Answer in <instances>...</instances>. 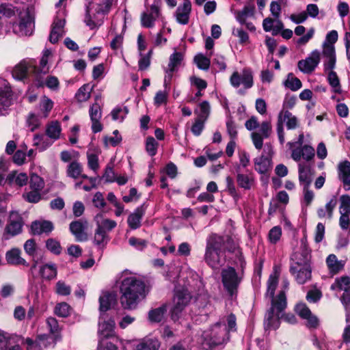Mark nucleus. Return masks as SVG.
<instances>
[{
    "label": "nucleus",
    "instance_id": "f257e3e1",
    "mask_svg": "<svg viewBox=\"0 0 350 350\" xmlns=\"http://www.w3.org/2000/svg\"><path fill=\"white\" fill-rule=\"evenodd\" d=\"M120 301L124 309H134L146 295V284L128 270L122 272L119 280Z\"/></svg>",
    "mask_w": 350,
    "mask_h": 350
},
{
    "label": "nucleus",
    "instance_id": "f03ea898",
    "mask_svg": "<svg viewBox=\"0 0 350 350\" xmlns=\"http://www.w3.org/2000/svg\"><path fill=\"white\" fill-rule=\"evenodd\" d=\"M280 272L275 269L267 281V296L271 299V308L266 314L265 326L266 329H277L279 327L280 314L286 306V299L284 291L274 297L275 291L278 284Z\"/></svg>",
    "mask_w": 350,
    "mask_h": 350
},
{
    "label": "nucleus",
    "instance_id": "7ed1b4c3",
    "mask_svg": "<svg viewBox=\"0 0 350 350\" xmlns=\"http://www.w3.org/2000/svg\"><path fill=\"white\" fill-rule=\"evenodd\" d=\"M236 246L228 247L223 237L211 234L206 241L204 260L213 270H219L226 262V251L234 252Z\"/></svg>",
    "mask_w": 350,
    "mask_h": 350
},
{
    "label": "nucleus",
    "instance_id": "20e7f679",
    "mask_svg": "<svg viewBox=\"0 0 350 350\" xmlns=\"http://www.w3.org/2000/svg\"><path fill=\"white\" fill-rule=\"evenodd\" d=\"M202 336L204 339L203 345L208 347L221 345L228 339L226 326L224 324L221 325V322L217 323L210 329L204 332Z\"/></svg>",
    "mask_w": 350,
    "mask_h": 350
},
{
    "label": "nucleus",
    "instance_id": "39448f33",
    "mask_svg": "<svg viewBox=\"0 0 350 350\" xmlns=\"http://www.w3.org/2000/svg\"><path fill=\"white\" fill-rule=\"evenodd\" d=\"M284 124L288 130H293L299 126L298 118L289 111L281 110L278 116L277 134L281 144L285 142Z\"/></svg>",
    "mask_w": 350,
    "mask_h": 350
},
{
    "label": "nucleus",
    "instance_id": "423d86ee",
    "mask_svg": "<svg viewBox=\"0 0 350 350\" xmlns=\"http://www.w3.org/2000/svg\"><path fill=\"white\" fill-rule=\"evenodd\" d=\"M221 276L224 288L231 296H233L236 294L242 280V273L237 272L232 267H228L221 270Z\"/></svg>",
    "mask_w": 350,
    "mask_h": 350
},
{
    "label": "nucleus",
    "instance_id": "0eeeda50",
    "mask_svg": "<svg viewBox=\"0 0 350 350\" xmlns=\"http://www.w3.org/2000/svg\"><path fill=\"white\" fill-rule=\"evenodd\" d=\"M115 321L111 318H107L105 314H101L98 325V347L107 346L106 339L114 336Z\"/></svg>",
    "mask_w": 350,
    "mask_h": 350
},
{
    "label": "nucleus",
    "instance_id": "6e6552de",
    "mask_svg": "<svg viewBox=\"0 0 350 350\" xmlns=\"http://www.w3.org/2000/svg\"><path fill=\"white\" fill-rule=\"evenodd\" d=\"M23 226V221L21 215L16 211H11L4 229L3 238L8 240L12 237L19 234L22 232Z\"/></svg>",
    "mask_w": 350,
    "mask_h": 350
},
{
    "label": "nucleus",
    "instance_id": "1a4fd4ad",
    "mask_svg": "<svg viewBox=\"0 0 350 350\" xmlns=\"http://www.w3.org/2000/svg\"><path fill=\"white\" fill-rule=\"evenodd\" d=\"M25 343L27 350H45L55 347L56 338L55 336L44 334L38 335L35 340L27 338Z\"/></svg>",
    "mask_w": 350,
    "mask_h": 350
},
{
    "label": "nucleus",
    "instance_id": "9d476101",
    "mask_svg": "<svg viewBox=\"0 0 350 350\" xmlns=\"http://www.w3.org/2000/svg\"><path fill=\"white\" fill-rule=\"evenodd\" d=\"M331 289L344 291L340 300L347 310L346 321L349 322L350 321V308H347V305L350 304V277L342 276L336 278L332 284Z\"/></svg>",
    "mask_w": 350,
    "mask_h": 350
},
{
    "label": "nucleus",
    "instance_id": "9b49d317",
    "mask_svg": "<svg viewBox=\"0 0 350 350\" xmlns=\"http://www.w3.org/2000/svg\"><path fill=\"white\" fill-rule=\"evenodd\" d=\"M230 85L235 88L242 85L244 88L250 89L254 85V75L250 68H244L241 72L234 71L230 77Z\"/></svg>",
    "mask_w": 350,
    "mask_h": 350
},
{
    "label": "nucleus",
    "instance_id": "f8f14e48",
    "mask_svg": "<svg viewBox=\"0 0 350 350\" xmlns=\"http://www.w3.org/2000/svg\"><path fill=\"white\" fill-rule=\"evenodd\" d=\"M191 295L186 289H176L174 297V307L172 309V319L176 321L179 318V314L183 308L189 304L191 300Z\"/></svg>",
    "mask_w": 350,
    "mask_h": 350
},
{
    "label": "nucleus",
    "instance_id": "ddd939ff",
    "mask_svg": "<svg viewBox=\"0 0 350 350\" xmlns=\"http://www.w3.org/2000/svg\"><path fill=\"white\" fill-rule=\"evenodd\" d=\"M287 146L291 150V158L295 161H299L303 158L305 161L309 162L314 157V149L310 145L305 144L300 148H295V143L289 142L287 143Z\"/></svg>",
    "mask_w": 350,
    "mask_h": 350
},
{
    "label": "nucleus",
    "instance_id": "4468645a",
    "mask_svg": "<svg viewBox=\"0 0 350 350\" xmlns=\"http://www.w3.org/2000/svg\"><path fill=\"white\" fill-rule=\"evenodd\" d=\"M272 132V126L270 122L264 121L260 125L258 131L251 133V139L254 147L257 150H261L263 146L264 139L268 138Z\"/></svg>",
    "mask_w": 350,
    "mask_h": 350
},
{
    "label": "nucleus",
    "instance_id": "2eb2a0df",
    "mask_svg": "<svg viewBox=\"0 0 350 350\" xmlns=\"http://www.w3.org/2000/svg\"><path fill=\"white\" fill-rule=\"evenodd\" d=\"M310 252L306 243L302 239L300 250L295 252L291 257V266L306 267L310 265Z\"/></svg>",
    "mask_w": 350,
    "mask_h": 350
},
{
    "label": "nucleus",
    "instance_id": "dca6fc26",
    "mask_svg": "<svg viewBox=\"0 0 350 350\" xmlns=\"http://www.w3.org/2000/svg\"><path fill=\"white\" fill-rule=\"evenodd\" d=\"M33 21L29 13L21 16L20 22L13 25L14 32L19 36H30L33 30Z\"/></svg>",
    "mask_w": 350,
    "mask_h": 350
},
{
    "label": "nucleus",
    "instance_id": "f3484780",
    "mask_svg": "<svg viewBox=\"0 0 350 350\" xmlns=\"http://www.w3.org/2000/svg\"><path fill=\"white\" fill-rule=\"evenodd\" d=\"M321 60V53L318 50L312 51L305 59L298 62L299 69L304 73H311L317 67Z\"/></svg>",
    "mask_w": 350,
    "mask_h": 350
},
{
    "label": "nucleus",
    "instance_id": "a211bd4d",
    "mask_svg": "<svg viewBox=\"0 0 350 350\" xmlns=\"http://www.w3.org/2000/svg\"><path fill=\"white\" fill-rule=\"evenodd\" d=\"M298 315L306 320V326L309 328H317L319 325V319L314 315L305 304H299L295 308Z\"/></svg>",
    "mask_w": 350,
    "mask_h": 350
},
{
    "label": "nucleus",
    "instance_id": "6ab92c4d",
    "mask_svg": "<svg viewBox=\"0 0 350 350\" xmlns=\"http://www.w3.org/2000/svg\"><path fill=\"white\" fill-rule=\"evenodd\" d=\"M290 272L293 275L296 282L299 284H304L306 283L310 280L312 278L311 266H291Z\"/></svg>",
    "mask_w": 350,
    "mask_h": 350
},
{
    "label": "nucleus",
    "instance_id": "aec40b11",
    "mask_svg": "<svg viewBox=\"0 0 350 350\" xmlns=\"http://www.w3.org/2000/svg\"><path fill=\"white\" fill-rule=\"evenodd\" d=\"M299 182L303 187H310L314 175L312 165L310 163H299L298 164Z\"/></svg>",
    "mask_w": 350,
    "mask_h": 350
},
{
    "label": "nucleus",
    "instance_id": "412c9836",
    "mask_svg": "<svg viewBox=\"0 0 350 350\" xmlns=\"http://www.w3.org/2000/svg\"><path fill=\"white\" fill-rule=\"evenodd\" d=\"M191 10V3L189 0H183L175 12L176 21L181 25H187L189 23V15Z\"/></svg>",
    "mask_w": 350,
    "mask_h": 350
},
{
    "label": "nucleus",
    "instance_id": "4be33fe9",
    "mask_svg": "<svg viewBox=\"0 0 350 350\" xmlns=\"http://www.w3.org/2000/svg\"><path fill=\"white\" fill-rule=\"evenodd\" d=\"M146 208V204H143L129 215L127 223L130 228L135 230L141 226V221L145 215Z\"/></svg>",
    "mask_w": 350,
    "mask_h": 350
},
{
    "label": "nucleus",
    "instance_id": "5701e85b",
    "mask_svg": "<svg viewBox=\"0 0 350 350\" xmlns=\"http://www.w3.org/2000/svg\"><path fill=\"white\" fill-rule=\"evenodd\" d=\"M37 67L31 63L22 62L17 65L13 70V76L17 79L22 80L28 77L31 73L36 74Z\"/></svg>",
    "mask_w": 350,
    "mask_h": 350
},
{
    "label": "nucleus",
    "instance_id": "b1692460",
    "mask_svg": "<svg viewBox=\"0 0 350 350\" xmlns=\"http://www.w3.org/2000/svg\"><path fill=\"white\" fill-rule=\"evenodd\" d=\"M90 117L92 121V129L94 133H98L102 131L103 126L100 122L102 116L100 105L95 103L90 108Z\"/></svg>",
    "mask_w": 350,
    "mask_h": 350
},
{
    "label": "nucleus",
    "instance_id": "393cba45",
    "mask_svg": "<svg viewBox=\"0 0 350 350\" xmlns=\"http://www.w3.org/2000/svg\"><path fill=\"white\" fill-rule=\"evenodd\" d=\"M160 10L157 5L153 4L150 6V12H144L141 16L142 25L146 28L154 27L155 21L159 17Z\"/></svg>",
    "mask_w": 350,
    "mask_h": 350
},
{
    "label": "nucleus",
    "instance_id": "a878e982",
    "mask_svg": "<svg viewBox=\"0 0 350 350\" xmlns=\"http://www.w3.org/2000/svg\"><path fill=\"white\" fill-rule=\"evenodd\" d=\"M65 23L66 21L64 18H55L52 25V29L49 36V41L51 43H57L59 38L63 36Z\"/></svg>",
    "mask_w": 350,
    "mask_h": 350
},
{
    "label": "nucleus",
    "instance_id": "bb28decb",
    "mask_svg": "<svg viewBox=\"0 0 350 350\" xmlns=\"http://www.w3.org/2000/svg\"><path fill=\"white\" fill-rule=\"evenodd\" d=\"M323 55L325 58V70H332L336 64V54L334 45L323 44Z\"/></svg>",
    "mask_w": 350,
    "mask_h": 350
},
{
    "label": "nucleus",
    "instance_id": "cd10ccee",
    "mask_svg": "<svg viewBox=\"0 0 350 350\" xmlns=\"http://www.w3.org/2000/svg\"><path fill=\"white\" fill-rule=\"evenodd\" d=\"M339 179L343 183L345 190L350 189V162L345 161L338 165Z\"/></svg>",
    "mask_w": 350,
    "mask_h": 350
},
{
    "label": "nucleus",
    "instance_id": "c85d7f7f",
    "mask_svg": "<svg viewBox=\"0 0 350 350\" xmlns=\"http://www.w3.org/2000/svg\"><path fill=\"white\" fill-rule=\"evenodd\" d=\"M338 202L336 196H333L329 201L325 204L324 208H319L317 210V215L319 218H327L331 219L333 217V211Z\"/></svg>",
    "mask_w": 350,
    "mask_h": 350
},
{
    "label": "nucleus",
    "instance_id": "c756f323",
    "mask_svg": "<svg viewBox=\"0 0 350 350\" xmlns=\"http://www.w3.org/2000/svg\"><path fill=\"white\" fill-rule=\"evenodd\" d=\"M21 250L18 248H13L6 252L5 258L7 262L14 265L28 266L26 260L21 256Z\"/></svg>",
    "mask_w": 350,
    "mask_h": 350
},
{
    "label": "nucleus",
    "instance_id": "7c9ffc66",
    "mask_svg": "<svg viewBox=\"0 0 350 350\" xmlns=\"http://www.w3.org/2000/svg\"><path fill=\"white\" fill-rule=\"evenodd\" d=\"M96 228L99 230L108 233L112 230L116 226L117 223L114 220L104 218L102 214H98L95 217Z\"/></svg>",
    "mask_w": 350,
    "mask_h": 350
},
{
    "label": "nucleus",
    "instance_id": "2f4dec72",
    "mask_svg": "<svg viewBox=\"0 0 350 350\" xmlns=\"http://www.w3.org/2000/svg\"><path fill=\"white\" fill-rule=\"evenodd\" d=\"M83 167L81 164L76 161L71 162L68 166L66 170V174L68 177L77 179L82 178L84 179L88 178V176L83 174Z\"/></svg>",
    "mask_w": 350,
    "mask_h": 350
},
{
    "label": "nucleus",
    "instance_id": "473e14b6",
    "mask_svg": "<svg viewBox=\"0 0 350 350\" xmlns=\"http://www.w3.org/2000/svg\"><path fill=\"white\" fill-rule=\"evenodd\" d=\"M53 229V225L51 221H34L31 224V231L34 234L49 233Z\"/></svg>",
    "mask_w": 350,
    "mask_h": 350
},
{
    "label": "nucleus",
    "instance_id": "72a5a7b5",
    "mask_svg": "<svg viewBox=\"0 0 350 350\" xmlns=\"http://www.w3.org/2000/svg\"><path fill=\"white\" fill-rule=\"evenodd\" d=\"M70 230L75 237L77 241H83L86 240L87 236L84 232V225L80 221H72L70 224Z\"/></svg>",
    "mask_w": 350,
    "mask_h": 350
},
{
    "label": "nucleus",
    "instance_id": "f704fd0d",
    "mask_svg": "<svg viewBox=\"0 0 350 350\" xmlns=\"http://www.w3.org/2000/svg\"><path fill=\"white\" fill-rule=\"evenodd\" d=\"M159 341L155 338H146L142 340L135 347V350H159Z\"/></svg>",
    "mask_w": 350,
    "mask_h": 350
},
{
    "label": "nucleus",
    "instance_id": "c9c22d12",
    "mask_svg": "<svg viewBox=\"0 0 350 350\" xmlns=\"http://www.w3.org/2000/svg\"><path fill=\"white\" fill-rule=\"evenodd\" d=\"M255 7L254 5H245L243 9L237 13L236 18L239 23L243 24L247 18L254 14Z\"/></svg>",
    "mask_w": 350,
    "mask_h": 350
},
{
    "label": "nucleus",
    "instance_id": "e433bc0d",
    "mask_svg": "<svg viewBox=\"0 0 350 350\" xmlns=\"http://www.w3.org/2000/svg\"><path fill=\"white\" fill-rule=\"evenodd\" d=\"M41 276L46 280H52L57 275V268L54 264H46L40 269Z\"/></svg>",
    "mask_w": 350,
    "mask_h": 350
},
{
    "label": "nucleus",
    "instance_id": "4c0bfd02",
    "mask_svg": "<svg viewBox=\"0 0 350 350\" xmlns=\"http://www.w3.org/2000/svg\"><path fill=\"white\" fill-rule=\"evenodd\" d=\"M326 263L329 271L333 273H336L342 269L344 264L342 261H338L334 254L328 256L326 260Z\"/></svg>",
    "mask_w": 350,
    "mask_h": 350
},
{
    "label": "nucleus",
    "instance_id": "58836bf2",
    "mask_svg": "<svg viewBox=\"0 0 350 350\" xmlns=\"http://www.w3.org/2000/svg\"><path fill=\"white\" fill-rule=\"evenodd\" d=\"M12 104V92L10 88H0V107L5 108Z\"/></svg>",
    "mask_w": 350,
    "mask_h": 350
},
{
    "label": "nucleus",
    "instance_id": "ea45409f",
    "mask_svg": "<svg viewBox=\"0 0 350 350\" xmlns=\"http://www.w3.org/2000/svg\"><path fill=\"white\" fill-rule=\"evenodd\" d=\"M8 179L10 182L14 183L19 187L25 185L28 181V177L25 173H17L16 172L10 173Z\"/></svg>",
    "mask_w": 350,
    "mask_h": 350
},
{
    "label": "nucleus",
    "instance_id": "a19ab883",
    "mask_svg": "<svg viewBox=\"0 0 350 350\" xmlns=\"http://www.w3.org/2000/svg\"><path fill=\"white\" fill-rule=\"evenodd\" d=\"M327 81L329 84L332 88V91L334 93L340 94L341 93V85L340 83V79L336 72L331 70L328 72L327 75Z\"/></svg>",
    "mask_w": 350,
    "mask_h": 350
},
{
    "label": "nucleus",
    "instance_id": "79ce46f5",
    "mask_svg": "<svg viewBox=\"0 0 350 350\" xmlns=\"http://www.w3.org/2000/svg\"><path fill=\"white\" fill-rule=\"evenodd\" d=\"M184 55L181 52L174 51L169 58V63L166 68L177 71L178 66L183 60Z\"/></svg>",
    "mask_w": 350,
    "mask_h": 350
},
{
    "label": "nucleus",
    "instance_id": "37998d69",
    "mask_svg": "<svg viewBox=\"0 0 350 350\" xmlns=\"http://www.w3.org/2000/svg\"><path fill=\"white\" fill-rule=\"evenodd\" d=\"M166 311L167 307L165 305L150 310L148 314L150 321L152 322L161 321Z\"/></svg>",
    "mask_w": 350,
    "mask_h": 350
},
{
    "label": "nucleus",
    "instance_id": "c03bdc74",
    "mask_svg": "<svg viewBox=\"0 0 350 350\" xmlns=\"http://www.w3.org/2000/svg\"><path fill=\"white\" fill-rule=\"evenodd\" d=\"M114 300V297L109 293H104L99 298L100 312L108 310Z\"/></svg>",
    "mask_w": 350,
    "mask_h": 350
},
{
    "label": "nucleus",
    "instance_id": "a18cd8bd",
    "mask_svg": "<svg viewBox=\"0 0 350 350\" xmlns=\"http://www.w3.org/2000/svg\"><path fill=\"white\" fill-rule=\"evenodd\" d=\"M255 169L260 174L267 172L269 168V160L264 156H261L254 160Z\"/></svg>",
    "mask_w": 350,
    "mask_h": 350
},
{
    "label": "nucleus",
    "instance_id": "49530a36",
    "mask_svg": "<svg viewBox=\"0 0 350 350\" xmlns=\"http://www.w3.org/2000/svg\"><path fill=\"white\" fill-rule=\"evenodd\" d=\"M92 88L88 84L81 86L75 94V97L79 102L87 101L91 96Z\"/></svg>",
    "mask_w": 350,
    "mask_h": 350
},
{
    "label": "nucleus",
    "instance_id": "de8ad7c7",
    "mask_svg": "<svg viewBox=\"0 0 350 350\" xmlns=\"http://www.w3.org/2000/svg\"><path fill=\"white\" fill-rule=\"evenodd\" d=\"M237 180L239 185L245 189H250L254 183L252 176L243 174H238Z\"/></svg>",
    "mask_w": 350,
    "mask_h": 350
},
{
    "label": "nucleus",
    "instance_id": "09e8293b",
    "mask_svg": "<svg viewBox=\"0 0 350 350\" xmlns=\"http://www.w3.org/2000/svg\"><path fill=\"white\" fill-rule=\"evenodd\" d=\"M194 62L199 69L203 70H208L211 64L210 58L204 56L202 53H199L195 56Z\"/></svg>",
    "mask_w": 350,
    "mask_h": 350
},
{
    "label": "nucleus",
    "instance_id": "8fccbe9b",
    "mask_svg": "<svg viewBox=\"0 0 350 350\" xmlns=\"http://www.w3.org/2000/svg\"><path fill=\"white\" fill-rule=\"evenodd\" d=\"M61 132V127L57 122H52L46 128V133L51 139L59 138Z\"/></svg>",
    "mask_w": 350,
    "mask_h": 350
},
{
    "label": "nucleus",
    "instance_id": "3c124183",
    "mask_svg": "<svg viewBox=\"0 0 350 350\" xmlns=\"http://www.w3.org/2000/svg\"><path fill=\"white\" fill-rule=\"evenodd\" d=\"M284 85L292 91H297L301 88V81L293 76L292 73L288 75Z\"/></svg>",
    "mask_w": 350,
    "mask_h": 350
},
{
    "label": "nucleus",
    "instance_id": "603ef678",
    "mask_svg": "<svg viewBox=\"0 0 350 350\" xmlns=\"http://www.w3.org/2000/svg\"><path fill=\"white\" fill-rule=\"evenodd\" d=\"M53 107V102L46 96H43L40 103V109L42 111V116L44 118H46L49 115V113L52 109Z\"/></svg>",
    "mask_w": 350,
    "mask_h": 350
},
{
    "label": "nucleus",
    "instance_id": "864d4df0",
    "mask_svg": "<svg viewBox=\"0 0 350 350\" xmlns=\"http://www.w3.org/2000/svg\"><path fill=\"white\" fill-rule=\"evenodd\" d=\"M51 55V51L48 49L45 50L43 53V55L40 59V68H37V70L36 71V74H38L39 72L41 73H46L49 72V67L48 66V60L49 57Z\"/></svg>",
    "mask_w": 350,
    "mask_h": 350
},
{
    "label": "nucleus",
    "instance_id": "5fc2aeb1",
    "mask_svg": "<svg viewBox=\"0 0 350 350\" xmlns=\"http://www.w3.org/2000/svg\"><path fill=\"white\" fill-rule=\"evenodd\" d=\"M71 312L70 306L66 302L59 303L55 308V314L60 317H67Z\"/></svg>",
    "mask_w": 350,
    "mask_h": 350
},
{
    "label": "nucleus",
    "instance_id": "6e6d98bb",
    "mask_svg": "<svg viewBox=\"0 0 350 350\" xmlns=\"http://www.w3.org/2000/svg\"><path fill=\"white\" fill-rule=\"evenodd\" d=\"M29 184L31 189L40 191H41L44 187V182L43 179L35 174H31Z\"/></svg>",
    "mask_w": 350,
    "mask_h": 350
},
{
    "label": "nucleus",
    "instance_id": "4d7b16f0",
    "mask_svg": "<svg viewBox=\"0 0 350 350\" xmlns=\"http://www.w3.org/2000/svg\"><path fill=\"white\" fill-rule=\"evenodd\" d=\"M113 1L114 0H102L97 5L96 9V13L103 15L107 14L111 9Z\"/></svg>",
    "mask_w": 350,
    "mask_h": 350
},
{
    "label": "nucleus",
    "instance_id": "13d9d810",
    "mask_svg": "<svg viewBox=\"0 0 350 350\" xmlns=\"http://www.w3.org/2000/svg\"><path fill=\"white\" fill-rule=\"evenodd\" d=\"M109 241V237L107 233L102 231L96 228L94 234V241L97 245H105L107 244Z\"/></svg>",
    "mask_w": 350,
    "mask_h": 350
},
{
    "label": "nucleus",
    "instance_id": "bf43d9fd",
    "mask_svg": "<svg viewBox=\"0 0 350 350\" xmlns=\"http://www.w3.org/2000/svg\"><path fill=\"white\" fill-rule=\"evenodd\" d=\"M129 110L127 107H116L112 110L111 112L112 119L113 120H119L120 122H122L128 113Z\"/></svg>",
    "mask_w": 350,
    "mask_h": 350
},
{
    "label": "nucleus",
    "instance_id": "052dcab7",
    "mask_svg": "<svg viewBox=\"0 0 350 350\" xmlns=\"http://www.w3.org/2000/svg\"><path fill=\"white\" fill-rule=\"evenodd\" d=\"M152 54V50H150L147 54L140 55V59L138 62L139 70H146L150 64V59Z\"/></svg>",
    "mask_w": 350,
    "mask_h": 350
},
{
    "label": "nucleus",
    "instance_id": "680f3d73",
    "mask_svg": "<svg viewBox=\"0 0 350 350\" xmlns=\"http://www.w3.org/2000/svg\"><path fill=\"white\" fill-rule=\"evenodd\" d=\"M55 293L59 295L66 296L70 294L71 288L64 281L59 280L56 283Z\"/></svg>",
    "mask_w": 350,
    "mask_h": 350
},
{
    "label": "nucleus",
    "instance_id": "e2e57ef3",
    "mask_svg": "<svg viewBox=\"0 0 350 350\" xmlns=\"http://www.w3.org/2000/svg\"><path fill=\"white\" fill-rule=\"evenodd\" d=\"M220 322L221 323V325L224 324L226 326V323H227L228 325L226 328L228 333L230 331L236 330V317L233 314H230L227 317H224Z\"/></svg>",
    "mask_w": 350,
    "mask_h": 350
},
{
    "label": "nucleus",
    "instance_id": "0e129e2a",
    "mask_svg": "<svg viewBox=\"0 0 350 350\" xmlns=\"http://www.w3.org/2000/svg\"><path fill=\"white\" fill-rule=\"evenodd\" d=\"M158 143L152 137H148L146 139V149L150 156H154L157 154Z\"/></svg>",
    "mask_w": 350,
    "mask_h": 350
},
{
    "label": "nucleus",
    "instance_id": "69168bd1",
    "mask_svg": "<svg viewBox=\"0 0 350 350\" xmlns=\"http://www.w3.org/2000/svg\"><path fill=\"white\" fill-rule=\"evenodd\" d=\"M23 198L29 202L36 203L41 199L40 191L31 189V191L23 194Z\"/></svg>",
    "mask_w": 350,
    "mask_h": 350
},
{
    "label": "nucleus",
    "instance_id": "338daca9",
    "mask_svg": "<svg viewBox=\"0 0 350 350\" xmlns=\"http://www.w3.org/2000/svg\"><path fill=\"white\" fill-rule=\"evenodd\" d=\"M210 113V105L207 101H203L200 105V111L198 113V118L206 120Z\"/></svg>",
    "mask_w": 350,
    "mask_h": 350
},
{
    "label": "nucleus",
    "instance_id": "774afa93",
    "mask_svg": "<svg viewBox=\"0 0 350 350\" xmlns=\"http://www.w3.org/2000/svg\"><path fill=\"white\" fill-rule=\"evenodd\" d=\"M24 250L28 255L34 257L37 251V245L35 241L31 239L26 241L24 244Z\"/></svg>",
    "mask_w": 350,
    "mask_h": 350
}]
</instances>
